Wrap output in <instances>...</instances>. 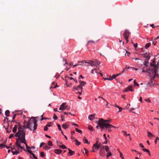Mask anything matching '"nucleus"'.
Instances as JSON below:
<instances>
[{"label":"nucleus","mask_w":159,"mask_h":159,"mask_svg":"<svg viewBox=\"0 0 159 159\" xmlns=\"http://www.w3.org/2000/svg\"><path fill=\"white\" fill-rule=\"evenodd\" d=\"M17 124L19 126L18 129V131L15 135V136L18 137V138L16 139V140L20 139L25 140V131H24L23 129V127H24V126H21L20 123H17Z\"/></svg>","instance_id":"obj_4"},{"label":"nucleus","mask_w":159,"mask_h":159,"mask_svg":"<svg viewBox=\"0 0 159 159\" xmlns=\"http://www.w3.org/2000/svg\"><path fill=\"white\" fill-rule=\"evenodd\" d=\"M26 141L25 139L24 140V139H18L16 141V142L15 143L17 147V149L19 150V148H20L21 149H23L25 151H26L25 149L24 148V147L21 146L20 143H24L26 147V149L27 150L28 152H29V151H31L30 150V149L31 148L25 142Z\"/></svg>","instance_id":"obj_5"},{"label":"nucleus","mask_w":159,"mask_h":159,"mask_svg":"<svg viewBox=\"0 0 159 159\" xmlns=\"http://www.w3.org/2000/svg\"><path fill=\"white\" fill-rule=\"evenodd\" d=\"M151 44L150 43H149L146 44L145 45V48L146 49H147V48H149L150 47Z\"/></svg>","instance_id":"obj_23"},{"label":"nucleus","mask_w":159,"mask_h":159,"mask_svg":"<svg viewBox=\"0 0 159 159\" xmlns=\"http://www.w3.org/2000/svg\"><path fill=\"white\" fill-rule=\"evenodd\" d=\"M66 108V107H61L60 106V107L59 108V109L60 110L64 111Z\"/></svg>","instance_id":"obj_27"},{"label":"nucleus","mask_w":159,"mask_h":159,"mask_svg":"<svg viewBox=\"0 0 159 159\" xmlns=\"http://www.w3.org/2000/svg\"><path fill=\"white\" fill-rule=\"evenodd\" d=\"M72 125L75 126H76L77 127H78V125L75 123H72Z\"/></svg>","instance_id":"obj_59"},{"label":"nucleus","mask_w":159,"mask_h":159,"mask_svg":"<svg viewBox=\"0 0 159 159\" xmlns=\"http://www.w3.org/2000/svg\"><path fill=\"white\" fill-rule=\"evenodd\" d=\"M111 152H107L106 155L107 158H108L109 156H111Z\"/></svg>","instance_id":"obj_29"},{"label":"nucleus","mask_w":159,"mask_h":159,"mask_svg":"<svg viewBox=\"0 0 159 159\" xmlns=\"http://www.w3.org/2000/svg\"><path fill=\"white\" fill-rule=\"evenodd\" d=\"M134 44V47L135 48H136L137 47V43H136V44Z\"/></svg>","instance_id":"obj_64"},{"label":"nucleus","mask_w":159,"mask_h":159,"mask_svg":"<svg viewBox=\"0 0 159 159\" xmlns=\"http://www.w3.org/2000/svg\"><path fill=\"white\" fill-rule=\"evenodd\" d=\"M29 152L33 156V157H34L35 156L34 154L32 153V151H29Z\"/></svg>","instance_id":"obj_45"},{"label":"nucleus","mask_w":159,"mask_h":159,"mask_svg":"<svg viewBox=\"0 0 159 159\" xmlns=\"http://www.w3.org/2000/svg\"><path fill=\"white\" fill-rule=\"evenodd\" d=\"M141 55H143L144 57L148 59V60H149L150 58V57L149 56V54H148L147 52L145 53L144 54H142Z\"/></svg>","instance_id":"obj_11"},{"label":"nucleus","mask_w":159,"mask_h":159,"mask_svg":"<svg viewBox=\"0 0 159 159\" xmlns=\"http://www.w3.org/2000/svg\"><path fill=\"white\" fill-rule=\"evenodd\" d=\"M57 127L58 128V129L59 130L61 131V126L59 124H57Z\"/></svg>","instance_id":"obj_37"},{"label":"nucleus","mask_w":159,"mask_h":159,"mask_svg":"<svg viewBox=\"0 0 159 159\" xmlns=\"http://www.w3.org/2000/svg\"><path fill=\"white\" fill-rule=\"evenodd\" d=\"M150 65L151 67H153V68L146 69V70L143 69L142 72L148 73L149 77H152V80H154L155 77L158 76V72L159 69L158 62H157V64L156 65L155 60L153 59L152 62L150 63Z\"/></svg>","instance_id":"obj_1"},{"label":"nucleus","mask_w":159,"mask_h":159,"mask_svg":"<svg viewBox=\"0 0 159 159\" xmlns=\"http://www.w3.org/2000/svg\"><path fill=\"white\" fill-rule=\"evenodd\" d=\"M48 127L46 125L45 126L44 128V130L45 131H47L48 130Z\"/></svg>","instance_id":"obj_46"},{"label":"nucleus","mask_w":159,"mask_h":159,"mask_svg":"<svg viewBox=\"0 0 159 159\" xmlns=\"http://www.w3.org/2000/svg\"><path fill=\"white\" fill-rule=\"evenodd\" d=\"M77 88L78 89H79V90L80 89L81 91L82 92V90L83 89V88L82 87V86H81V85L80 84L77 87Z\"/></svg>","instance_id":"obj_28"},{"label":"nucleus","mask_w":159,"mask_h":159,"mask_svg":"<svg viewBox=\"0 0 159 159\" xmlns=\"http://www.w3.org/2000/svg\"><path fill=\"white\" fill-rule=\"evenodd\" d=\"M157 140H159V139L157 137L156 138V139H155V140L154 141V142H155V144H156L157 143Z\"/></svg>","instance_id":"obj_50"},{"label":"nucleus","mask_w":159,"mask_h":159,"mask_svg":"<svg viewBox=\"0 0 159 159\" xmlns=\"http://www.w3.org/2000/svg\"><path fill=\"white\" fill-rule=\"evenodd\" d=\"M130 52H128V51H126V54H125V55L126 56H129V54H130Z\"/></svg>","instance_id":"obj_48"},{"label":"nucleus","mask_w":159,"mask_h":159,"mask_svg":"<svg viewBox=\"0 0 159 159\" xmlns=\"http://www.w3.org/2000/svg\"><path fill=\"white\" fill-rule=\"evenodd\" d=\"M103 136L104 137V138H105V140H107V137H106V134H103Z\"/></svg>","instance_id":"obj_62"},{"label":"nucleus","mask_w":159,"mask_h":159,"mask_svg":"<svg viewBox=\"0 0 159 159\" xmlns=\"http://www.w3.org/2000/svg\"><path fill=\"white\" fill-rule=\"evenodd\" d=\"M129 90V89L128 87L126 88L124 90V92H127Z\"/></svg>","instance_id":"obj_42"},{"label":"nucleus","mask_w":159,"mask_h":159,"mask_svg":"<svg viewBox=\"0 0 159 159\" xmlns=\"http://www.w3.org/2000/svg\"><path fill=\"white\" fill-rule=\"evenodd\" d=\"M17 128V126L16 125H15L14 127L12 129V131L13 133L16 132Z\"/></svg>","instance_id":"obj_18"},{"label":"nucleus","mask_w":159,"mask_h":159,"mask_svg":"<svg viewBox=\"0 0 159 159\" xmlns=\"http://www.w3.org/2000/svg\"><path fill=\"white\" fill-rule=\"evenodd\" d=\"M54 152L57 154H60L62 152V151L60 149H55L54 150Z\"/></svg>","instance_id":"obj_10"},{"label":"nucleus","mask_w":159,"mask_h":159,"mask_svg":"<svg viewBox=\"0 0 159 159\" xmlns=\"http://www.w3.org/2000/svg\"><path fill=\"white\" fill-rule=\"evenodd\" d=\"M14 136V134H11L9 136V139H10L12 137H13Z\"/></svg>","instance_id":"obj_54"},{"label":"nucleus","mask_w":159,"mask_h":159,"mask_svg":"<svg viewBox=\"0 0 159 159\" xmlns=\"http://www.w3.org/2000/svg\"><path fill=\"white\" fill-rule=\"evenodd\" d=\"M45 144V143L44 142L41 143H40V147H41L42 146Z\"/></svg>","instance_id":"obj_57"},{"label":"nucleus","mask_w":159,"mask_h":159,"mask_svg":"<svg viewBox=\"0 0 159 159\" xmlns=\"http://www.w3.org/2000/svg\"><path fill=\"white\" fill-rule=\"evenodd\" d=\"M60 147L62 149H67V148L64 145H60Z\"/></svg>","instance_id":"obj_24"},{"label":"nucleus","mask_w":159,"mask_h":159,"mask_svg":"<svg viewBox=\"0 0 159 159\" xmlns=\"http://www.w3.org/2000/svg\"><path fill=\"white\" fill-rule=\"evenodd\" d=\"M132 59H134L135 60H140V59L139 58H138L137 57H135V58H132Z\"/></svg>","instance_id":"obj_56"},{"label":"nucleus","mask_w":159,"mask_h":159,"mask_svg":"<svg viewBox=\"0 0 159 159\" xmlns=\"http://www.w3.org/2000/svg\"><path fill=\"white\" fill-rule=\"evenodd\" d=\"M148 135L149 137H153L154 136L150 132L147 131Z\"/></svg>","instance_id":"obj_21"},{"label":"nucleus","mask_w":159,"mask_h":159,"mask_svg":"<svg viewBox=\"0 0 159 159\" xmlns=\"http://www.w3.org/2000/svg\"><path fill=\"white\" fill-rule=\"evenodd\" d=\"M130 106V104H127L126 106V108L127 109H128L129 108V107Z\"/></svg>","instance_id":"obj_53"},{"label":"nucleus","mask_w":159,"mask_h":159,"mask_svg":"<svg viewBox=\"0 0 159 159\" xmlns=\"http://www.w3.org/2000/svg\"><path fill=\"white\" fill-rule=\"evenodd\" d=\"M111 77L112 80L113 79H114L116 78V76L115 75H113Z\"/></svg>","instance_id":"obj_52"},{"label":"nucleus","mask_w":159,"mask_h":159,"mask_svg":"<svg viewBox=\"0 0 159 159\" xmlns=\"http://www.w3.org/2000/svg\"><path fill=\"white\" fill-rule=\"evenodd\" d=\"M83 62H84L85 63L90 64L92 66L97 67L100 64V62L98 61L97 60H89L87 61H83Z\"/></svg>","instance_id":"obj_6"},{"label":"nucleus","mask_w":159,"mask_h":159,"mask_svg":"<svg viewBox=\"0 0 159 159\" xmlns=\"http://www.w3.org/2000/svg\"><path fill=\"white\" fill-rule=\"evenodd\" d=\"M94 148H95L97 150H98L99 148V146L97 144H94L93 147V149Z\"/></svg>","instance_id":"obj_17"},{"label":"nucleus","mask_w":159,"mask_h":159,"mask_svg":"<svg viewBox=\"0 0 159 159\" xmlns=\"http://www.w3.org/2000/svg\"><path fill=\"white\" fill-rule=\"evenodd\" d=\"M53 118L55 120H57V117L55 113H54L53 114Z\"/></svg>","instance_id":"obj_40"},{"label":"nucleus","mask_w":159,"mask_h":159,"mask_svg":"<svg viewBox=\"0 0 159 159\" xmlns=\"http://www.w3.org/2000/svg\"><path fill=\"white\" fill-rule=\"evenodd\" d=\"M67 149L69 151V154L70 156H72L75 154V152L74 151L71 150L69 148H67Z\"/></svg>","instance_id":"obj_12"},{"label":"nucleus","mask_w":159,"mask_h":159,"mask_svg":"<svg viewBox=\"0 0 159 159\" xmlns=\"http://www.w3.org/2000/svg\"><path fill=\"white\" fill-rule=\"evenodd\" d=\"M5 145H4V144H3L2 143L0 144V148H2L5 147Z\"/></svg>","instance_id":"obj_43"},{"label":"nucleus","mask_w":159,"mask_h":159,"mask_svg":"<svg viewBox=\"0 0 159 159\" xmlns=\"http://www.w3.org/2000/svg\"><path fill=\"white\" fill-rule=\"evenodd\" d=\"M120 157H121V158H123V156L122 153L120 152Z\"/></svg>","instance_id":"obj_55"},{"label":"nucleus","mask_w":159,"mask_h":159,"mask_svg":"<svg viewBox=\"0 0 159 159\" xmlns=\"http://www.w3.org/2000/svg\"><path fill=\"white\" fill-rule=\"evenodd\" d=\"M95 71V72L96 73H98V72L97 71V69H94V70H92L91 71V73H94V71Z\"/></svg>","instance_id":"obj_34"},{"label":"nucleus","mask_w":159,"mask_h":159,"mask_svg":"<svg viewBox=\"0 0 159 159\" xmlns=\"http://www.w3.org/2000/svg\"><path fill=\"white\" fill-rule=\"evenodd\" d=\"M103 79H104V80H112L111 78V77H109V78H104L103 77Z\"/></svg>","instance_id":"obj_32"},{"label":"nucleus","mask_w":159,"mask_h":159,"mask_svg":"<svg viewBox=\"0 0 159 159\" xmlns=\"http://www.w3.org/2000/svg\"><path fill=\"white\" fill-rule=\"evenodd\" d=\"M75 141H76V143H75L76 145H79L80 144V143H81L80 142L78 141L77 139H75Z\"/></svg>","instance_id":"obj_30"},{"label":"nucleus","mask_w":159,"mask_h":159,"mask_svg":"<svg viewBox=\"0 0 159 159\" xmlns=\"http://www.w3.org/2000/svg\"><path fill=\"white\" fill-rule=\"evenodd\" d=\"M66 103H63L61 105V107H66V108L67 107V106H65Z\"/></svg>","instance_id":"obj_38"},{"label":"nucleus","mask_w":159,"mask_h":159,"mask_svg":"<svg viewBox=\"0 0 159 159\" xmlns=\"http://www.w3.org/2000/svg\"><path fill=\"white\" fill-rule=\"evenodd\" d=\"M79 83H80V84L81 85V86H84L86 84V83L84 82V81H82L80 80H79Z\"/></svg>","instance_id":"obj_16"},{"label":"nucleus","mask_w":159,"mask_h":159,"mask_svg":"<svg viewBox=\"0 0 159 159\" xmlns=\"http://www.w3.org/2000/svg\"><path fill=\"white\" fill-rule=\"evenodd\" d=\"M18 150H16V155H17L19 153V150H18Z\"/></svg>","instance_id":"obj_63"},{"label":"nucleus","mask_w":159,"mask_h":159,"mask_svg":"<svg viewBox=\"0 0 159 159\" xmlns=\"http://www.w3.org/2000/svg\"><path fill=\"white\" fill-rule=\"evenodd\" d=\"M40 155L42 157H44V153L43 152H41L40 153Z\"/></svg>","instance_id":"obj_39"},{"label":"nucleus","mask_w":159,"mask_h":159,"mask_svg":"<svg viewBox=\"0 0 159 159\" xmlns=\"http://www.w3.org/2000/svg\"><path fill=\"white\" fill-rule=\"evenodd\" d=\"M88 129H89L93 131L94 130V129L93 127L91 125H89L88 126Z\"/></svg>","instance_id":"obj_26"},{"label":"nucleus","mask_w":159,"mask_h":159,"mask_svg":"<svg viewBox=\"0 0 159 159\" xmlns=\"http://www.w3.org/2000/svg\"><path fill=\"white\" fill-rule=\"evenodd\" d=\"M130 33L129 32L128 30H126L125 31V33L124 34V38L127 37L128 38L129 34Z\"/></svg>","instance_id":"obj_7"},{"label":"nucleus","mask_w":159,"mask_h":159,"mask_svg":"<svg viewBox=\"0 0 159 159\" xmlns=\"http://www.w3.org/2000/svg\"><path fill=\"white\" fill-rule=\"evenodd\" d=\"M37 117H32L31 118H29V120L27 122L26 121L24 122V127L26 128L30 129V130L34 131L37 129V122L36 120Z\"/></svg>","instance_id":"obj_3"},{"label":"nucleus","mask_w":159,"mask_h":159,"mask_svg":"<svg viewBox=\"0 0 159 159\" xmlns=\"http://www.w3.org/2000/svg\"><path fill=\"white\" fill-rule=\"evenodd\" d=\"M43 149L45 150H47L48 149H49L50 148L47 145L45 146H43Z\"/></svg>","instance_id":"obj_31"},{"label":"nucleus","mask_w":159,"mask_h":159,"mask_svg":"<svg viewBox=\"0 0 159 159\" xmlns=\"http://www.w3.org/2000/svg\"><path fill=\"white\" fill-rule=\"evenodd\" d=\"M145 101H146V102H151V101L148 99H145Z\"/></svg>","instance_id":"obj_58"},{"label":"nucleus","mask_w":159,"mask_h":159,"mask_svg":"<svg viewBox=\"0 0 159 159\" xmlns=\"http://www.w3.org/2000/svg\"><path fill=\"white\" fill-rule=\"evenodd\" d=\"M48 144L50 146H52V142L51 141H49L48 142Z\"/></svg>","instance_id":"obj_36"},{"label":"nucleus","mask_w":159,"mask_h":159,"mask_svg":"<svg viewBox=\"0 0 159 159\" xmlns=\"http://www.w3.org/2000/svg\"><path fill=\"white\" fill-rule=\"evenodd\" d=\"M75 132L74 131H71V135H73L75 133Z\"/></svg>","instance_id":"obj_61"},{"label":"nucleus","mask_w":159,"mask_h":159,"mask_svg":"<svg viewBox=\"0 0 159 159\" xmlns=\"http://www.w3.org/2000/svg\"><path fill=\"white\" fill-rule=\"evenodd\" d=\"M61 120L62 121H64L65 120H64V116L61 114Z\"/></svg>","instance_id":"obj_47"},{"label":"nucleus","mask_w":159,"mask_h":159,"mask_svg":"<svg viewBox=\"0 0 159 159\" xmlns=\"http://www.w3.org/2000/svg\"><path fill=\"white\" fill-rule=\"evenodd\" d=\"M142 150L144 152H147L148 153H149V151L146 148H143Z\"/></svg>","instance_id":"obj_41"},{"label":"nucleus","mask_w":159,"mask_h":159,"mask_svg":"<svg viewBox=\"0 0 159 159\" xmlns=\"http://www.w3.org/2000/svg\"><path fill=\"white\" fill-rule=\"evenodd\" d=\"M62 127L63 129H66V128H67L69 127V125H68L66 123L63 124L62 125Z\"/></svg>","instance_id":"obj_15"},{"label":"nucleus","mask_w":159,"mask_h":159,"mask_svg":"<svg viewBox=\"0 0 159 159\" xmlns=\"http://www.w3.org/2000/svg\"><path fill=\"white\" fill-rule=\"evenodd\" d=\"M84 150L85 151V154H87L89 152L88 150L85 148H84Z\"/></svg>","instance_id":"obj_51"},{"label":"nucleus","mask_w":159,"mask_h":159,"mask_svg":"<svg viewBox=\"0 0 159 159\" xmlns=\"http://www.w3.org/2000/svg\"><path fill=\"white\" fill-rule=\"evenodd\" d=\"M6 120H7V123H6V124H7V125H8V127H9V122H10V121L8 120V118L7 117H6L5 118V119H4V122Z\"/></svg>","instance_id":"obj_22"},{"label":"nucleus","mask_w":159,"mask_h":159,"mask_svg":"<svg viewBox=\"0 0 159 159\" xmlns=\"http://www.w3.org/2000/svg\"><path fill=\"white\" fill-rule=\"evenodd\" d=\"M10 113V111L8 110H7L5 112V115L6 116L8 117L9 116Z\"/></svg>","instance_id":"obj_20"},{"label":"nucleus","mask_w":159,"mask_h":159,"mask_svg":"<svg viewBox=\"0 0 159 159\" xmlns=\"http://www.w3.org/2000/svg\"><path fill=\"white\" fill-rule=\"evenodd\" d=\"M95 114L89 116L88 118L90 120H92L94 117Z\"/></svg>","instance_id":"obj_13"},{"label":"nucleus","mask_w":159,"mask_h":159,"mask_svg":"<svg viewBox=\"0 0 159 159\" xmlns=\"http://www.w3.org/2000/svg\"><path fill=\"white\" fill-rule=\"evenodd\" d=\"M151 77V80L147 84V86L148 87L152 86L153 85V84H154L153 82H152V80H152V77Z\"/></svg>","instance_id":"obj_9"},{"label":"nucleus","mask_w":159,"mask_h":159,"mask_svg":"<svg viewBox=\"0 0 159 159\" xmlns=\"http://www.w3.org/2000/svg\"><path fill=\"white\" fill-rule=\"evenodd\" d=\"M128 88L129 89V90L130 91H133L134 90L132 89L133 87L131 85L129 86H128Z\"/></svg>","instance_id":"obj_25"},{"label":"nucleus","mask_w":159,"mask_h":159,"mask_svg":"<svg viewBox=\"0 0 159 159\" xmlns=\"http://www.w3.org/2000/svg\"><path fill=\"white\" fill-rule=\"evenodd\" d=\"M75 130L79 133H82V131L81 130L77 128H75Z\"/></svg>","instance_id":"obj_35"},{"label":"nucleus","mask_w":159,"mask_h":159,"mask_svg":"<svg viewBox=\"0 0 159 159\" xmlns=\"http://www.w3.org/2000/svg\"><path fill=\"white\" fill-rule=\"evenodd\" d=\"M99 152L100 154V155H102L104 153L105 151L103 146L101 147V149L99 150Z\"/></svg>","instance_id":"obj_8"},{"label":"nucleus","mask_w":159,"mask_h":159,"mask_svg":"<svg viewBox=\"0 0 159 159\" xmlns=\"http://www.w3.org/2000/svg\"><path fill=\"white\" fill-rule=\"evenodd\" d=\"M83 141L84 143H87L89 144L90 143L88 142V139L85 137H84L83 139Z\"/></svg>","instance_id":"obj_19"},{"label":"nucleus","mask_w":159,"mask_h":159,"mask_svg":"<svg viewBox=\"0 0 159 159\" xmlns=\"http://www.w3.org/2000/svg\"><path fill=\"white\" fill-rule=\"evenodd\" d=\"M134 86H139V85L137 83H136L135 80H134Z\"/></svg>","instance_id":"obj_33"},{"label":"nucleus","mask_w":159,"mask_h":159,"mask_svg":"<svg viewBox=\"0 0 159 159\" xmlns=\"http://www.w3.org/2000/svg\"><path fill=\"white\" fill-rule=\"evenodd\" d=\"M139 145L140 147H141L142 148H144V146H143V145L141 143H140L139 144Z\"/></svg>","instance_id":"obj_60"},{"label":"nucleus","mask_w":159,"mask_h":159,"mask_svg":"<svg viewBox=\"0 0 159 159\" xmlns=\"http://www.w3.org/2000/svg\"><path fill=\"white\" fill-rule=\"evenodd\" d=\"M103 147H104V149H105V151L106 152H110V151L109 150V148L108 146H103Z\"/></svg>","instance_id":"obj_14"},{"label":"nucleus","mask_w":159,"mask_h":159,"mask_svg":"<svg viewBox=\"0 0 159 159\" xmlns=\"http://www.w3.org/2000/svg\"><path fill=\"white\" fill-rule=\"evenodd\" d=\"M51 124H52V122H50L48 123V124H47L46 125L48 127H50L51 126Z\"/></svg>","instance_id":"obj_49"},{"label":"nucleus","mask_w":159,"mask_h":159,"mask_svg":"<svg viewBox=\"0 0 159 159\" xmlns=\"http://www.w3.org/2000/svg\"><path fill=\"white\" fill-rule=\"evenodd\" d=\"M97 123L100 126V127L102 129H106L108 132H110L112 131V129L115 128V126L110 125L108 123L110 122V120H104L103 119H100L98 121H97Z\"/></svg>","instance_id":"obj_2"},{"label":"nucleus","mask_w":159,"mask_h":159,"mask_svg":"<svg viewBox=\"0 0 159 159\" xmlns=\"http://www.w3.org/2000/svg\"><path fill=\"white\" fill-rule=\"evenodd\" d=\"M148 63L146 62V60H145L144 62L143 63V65H144L145 66H147V64Z\"/></svg>","instance_id":"obj_44"}]
</instances>
